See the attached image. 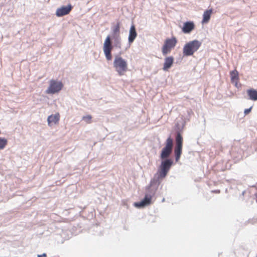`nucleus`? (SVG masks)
Here are the masks:
<instances>
[{
	"label": "nucleus",
	"mask_w": 257,
	"mask_h": 257,
	"mask_svg": "<svg viewBox=\"0 0 257 257\" xmlns=\"http://www.w3.org/2000/svg\"><path fill=\"white\" fill-rule=\"evenodd\" d=\"M113 47L120 49L121 48V38L120 35H108L103 43V50L106 59L110 61L112 59L111 51Z\"/></svg>",
	"instance_id": "obj_1"
},
{
	"label": "nucleus",
	"mask_w": 257,
	"mask_h": 257,
	"mask_svg": "<svg viewBox=\"0 0 257 257\" xmlns=\"http://www.w3.org/2000/svg\"><path fill=\"white\" fill-rule=\"evenodd\" d=\"M175 148L174 156L176 162H178L182 153L183 148V137L182 136V128H180L179 124L177 122L175 124Z\"/></svg>",
	"instance_id": "obj_2"
},
{
	"label": "nucleus",
	"mask_w": 257,
	"mask_h": 257,
	"mask_svg": "<svg viewBox=\"0 0 257 257\" xmlns=\"http://www.w3.org/2000/svg\"><path fill=\"white\" fill-rule=\"evenodd\" d=\"M202 43L197 40L189 41L185 44L183 48L184 56H192L201 47Z\"/></svg>",
	"instance_id": "obj_3"
},
{
	"label": "nucleus",
	"mask_w": 257,
	"mask_h": 257,
	"mask_svg": "<svg viewBox=\"0 0 257 257\" xmlns=\"http://www.w3.org/2000/svg\"><path fill=\"white\" fill-rule=\"evenodd\" d=\"M161 160V162L158 170L159 175L157 177L159 179L165 178L173 164V161L172 159H164Z\"/></svg>",
	"instance_id": "obj_4"
},
{
	"label": "nucleus",
	"mask_w": 257,
	"mask_h": 257,
	"mask_svg": "<svg viewBox=\"0 0 257 257\" xmlns=\"http://www.w3.org/2000/svg\"><path fill=\"white\" fill-rule=\"evenodd\" d=\"M173 140L170 136L166 140L165 147L162 149L160 158L161 159H170L169 157L172 153Z\"/></svg>",
	"instance_id": "obj_5"
},
{
	"label": "nucleus",
	"mask_w": 257,
	"mask_h": 257,
	"mask_svg": "<svg viewBox=\"0 0 257 257\" xmlns=\"http://www.w3.org/2000/svg\"><path fill=\"white\" fill-rule=\"evenodd\" d=\"M113 67L119 75H123V72L127 70V64L126 61L119 55L115 57L113 61Z\"/></svg>",
	"instance_id": "obj_6"
},
{
	"label": "nucleus",
	"mask_w": 257,
	"mask_h": 257,
	"mask_svg": "<svg viewBox=\"0 0 257 257\" xmlns=\"http://www.w3.org/2000/svg\"><path fill=\"white\" fill-rule=\"evenodd\" d=\"M49 87L46 90L47 94H55L59 92L63 87L61 81L51 79L50 82Z\"/></svg>",
	"instance_id": "obj_7"
},
{
	"label": "nucleus",
	"mask_w": 257,
	"mask_h": 257,
	"mask_svg": "<svg viewBox=\"0 0 257 257\" xmlns=\"http://www.w3.org/2000/svg\"><path fill=\"white\" fill-rule=\"evenodd\" d=\"M159 179H160L158 178H155L154 177L153 179L151 180L150 185L146 188V193L145 194L152 198V197L156 194L158 186L160 184V182L159 181Z\"/></svg>",
	"instance_id": "obj_8"
},
{
	"label": "nucleus",
	"mask_w": 257,
	"mask_h": 257,
	"mask_svg": "<svg viewBox=\"0 0 257 257\" xmlns=\"http://www.w3.org/2000/svg\"><path fill=\"white\" fill-rule=\"evenodd\" d=\"M73 9V6L71 4L67 6H63L57 9L56 15L58 17H61L69 14Z\"/></svg>",
	"instance_id": "obj_9"
},
{
	"label": "nucleus",
	"mask_w": 257,
	"mask_h": 257,
	"mask_svg": "<svg viewBox=\"0 0 257 257\" xmlns=\"http://www.w3.org/2000/svg\"><path fill=\"white\" fill-rule=\"evenodd\" d=\"M152 198L145 194L144 198L140 202H135L134 206L138 208H144L151 203Z\"/></svg>",
	"instance_id": "obj_10"
},
{
	"label": "nucleus",
	"mask_w": 257,
	"mask_h": 257,
	"mask_svg": "<svg viewBox=\"0 0 257 257\" xmlns=\"http://www.w3.org/2000/svg\"><path fill=\"white\" fill-rule=\"evenodd\" d=\"M138 35L135 26L133 24L131 26L129 30V34L128 37V42L129 46L132 44Z\"/></svg>",
	"instance_id": "obj_11"
},
{
	"label": "nucleus",
	"mask_w": 257,
	"mask_h": 257,
	"mask_svg": "<svg viewBox=\"0 0 257 257\" xmlns=\"http://www.w3.org/2000/svg\"><path fill=\"white\" fill-rule=\"evenodd\" d=\"M194 28L195 25L193 22L187 21L184 23L182 31L185 34H189Z\"/></svg>",
	"instance_id": "obj_12"
},
{
	"label": "nucleus",
	"mask_w": 257,
	"mask_h": 257,
	"mask_svg": "<svg viewBox=\"0 0 257 257\" xmlns=\"http://www.w3.org/2000/svg\"><path fill=\"white\" fill-rule=\"evenodd\" d=\"M174 58L172 56H169L165 58V62L163 66V70L167 71L170 69L174 62Z\"/></svg>",
	"instance_id": "obj_13"
},
{
	"label": "nucleus",
	"mask_w": 257,
	"mask_h": 257,
	"mask_svg": "<svg viewBox=\"0 0 257 257\" xmlns=\"http://www.w3.org/2000/svg\"><path fill=\"white\" fill-rule=\"evenodd\" d=\"M177 43V40L176 38L175 37H172L171 39H167L164 45H165V47H167L172 49L175 47Z\"/></svg>",
	"instance_id": "obj_14"
},
{
	"label": "nucleus",
	"mask_w": 257,
	"mask_h": 257,
	"mask_svg": "<svg viewBox=\"0 0 257 257\" xmlns=\"http://www.w3.org/2000/svg\"><path fill=\"white\" fill-rule=\"evenodd\" d=\"M60 119V115L58 113H56L54 115H50L48 117L47 121L49 125H51V123L56 124Z\"/></svg>",
	"instance_id": "obj_15"
},
{
	"label": "nucleus",
	"mask_w": 257,
	"mask_h": 257,
	"mask_svg": "<svg viewBox=\"0 0 257 257\" xmlns=\"http://www.w3.org/2000/svg\"><path fill=\"white\" fill-rule=\"evenodd\" d=\"M212 9H209L206 10L203 15V19L202 21V24H205L209 22L210 19L211 15L212 13Z\"/></svg>",
	"instance_id": "obj_16"
},
{
	"label": "nucleus",
	"mask_w": 257,
	"mask_h": 257,
	"mask_svg": "<svg viewBox=\"0 0 257 257\" xmlns=\"http://www.w3.org/2000/svg\"><path fill=\"white\" fill-rule=\"evenodd\" d=\"M247 94L249 99L255 101L257 100V90L254 89H249L247 90Z\"/></svg>",
	"instance_id": "obj_17"
},
{
	"label": "nucleus",
	"mask_w": 257,
	"mask_h": 257,
	"mask_svg": "<svg viewBox=\"0 0 257 257\" xmlns=\"http://www.w3.org/2000/svg\"><path fill=\"white\" fill-rule=\"evenodd\" d=\"M120 23L117 22L116 24L111 27V36L120 35Z\"/></svg>",
	"instance_id": "obj_18"
},
{
	"label": "nucleus",
	"mask_w": 257,
	"mask_h": 257,
	"mask_svg": "<svg viewBox=\"0 0 257 257\" xmlns=\"http://www.w3.org/2000/svg\"><path fill=\"white\" fill-rule=\"evenodd\" d=\"M231 81L232 83H235L237 85V82L238 80V72L236 69H234L230 72Z\"/></svg>",
	"instance_id": "obj_19"
},
{
	"label": "nucleus",
	"mask_w": 257,
	"mask_h": 257,
	"mask_svg": "<svg viewBox=\"0 0 257 257\" xmlns=\"http://www.w3.org/2000/svg\"><path fill=\"white\" fill-rule=\"evenodd\" d=\"M8 144V140L5 138L0 137V150H3Z\"/></svg>",
	"instance_id": "obj_20"
},
{
	"label": "nucleus",
	"mask_w": 257,
	"mask_h": 257,
	"mask_svg": "<svg viewBox=\"0 0 257 257\" xmlns=\"http://www.w3.org/2000/svg\"><path fill=\"white\" fill-rule=\"evenodd\" d=\"M171 49L169 48H168L167 47H165V45H163L162 47V54L163 56H166L167 54H168L171 51Z\"/></svg>",
	"instance_id": "obj_21"
},
{
	"label": "nucleus",
	"mask_w": 257,
	"mask_h": 257,
	"mask_svg": "<svg viewBox=\"0 0 257 257\" xmlns=\"http://www.w3.org/2000/svg\"><path fill=\"white\" fill-rule=\"evenodd\" d=\"M92 117L90 115H87L86 116H84L83 117V120L86 121V122H89L90 120L91 119Z\"/></svg>",
	"instance_id": "obj_22"
},
{
	"label": "nucleus",
	"mask_w": 257,
	"mask_h": 257,
	"mask_svg": "<svg viewBox=\"0 0 257 257\" xmlns=\"http://www.w3.org/2000/svg\"><path fill=\"white\" fill-rule=\"evenodd\" d=\"M251 109H252V106H251L250 107H249L248 108L245 109L244 110V114L246 115V114H248L251 111Z\"/></svg>",
	"instance_id": "obj_23"
},
{
	"label": "nucleus",
	"mask_w": 257,
	"mask_h": 257,
	"mask_svg": "<svg viewBox=\"0 0 257 257\" xmlns=\"http://www.w3.org/2000/svg\"><path fill=\"white\" fill-rule=\"evenodd\" d=\"M47 254L46 253H43L42 254H38V257H46Z\"/></svg>",
	"instance_id": "obj_24"
},
{
	"label": "nucleus",
	"mask_w": 257,
	"mask_h": 257,
	"mask_svg": "<svg viewBox=\"0 0 257 257\" xmlns=\"http://www.w3.org/2000/svg\"><path fill=\"white\" fill-rule=\"evenodd\" d=\"M213 192H216V193H219L220 192V190H216L213 191Z\"/></svg>",
	"instance_id": "obj_25"
},
{
	"label": "nucleus",
	"mask_w": 257,
	"mask_h": 257,
	"mask_svg": "<svg viewBox=\"0 0 257 257\" xmlns=\"http://www.w3.org/2000/svg\"><path fill=\"white\" fill-rule=\"evenodd\" d=\"M244 193V191H243L242 193V195H243Z\"/></svg>",
	"instance_id": "obj_26"
},
{
	"label": "nucleus",
	"mask_w": 257,
	"mask_h": 257,
	"mask_svg": "<svg viewBox=\"0 0 257 257\" xmlns=\"http://www.w3.org/2000/svg\"><path fill=\"white\" fill-rule=\"evenodd\" d=\"M165 199H163L162 201H164Z\"/></svg>",
	"instance_id": "obj_27"
}]
</instances>
